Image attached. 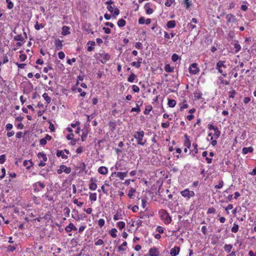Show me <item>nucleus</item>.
<instances>
[{
	"instance_id": "nucleus-1",
	"label": "nucleus",
	"mask_w": 256,
	"mask_h": 256,
	"mask_svg": "<svg viewBox=\"0 0 256 256\" xmlns=\"http://www.w3.org/2000/svg\"><path fill=\"white\" fill-rule=\"evenodd\" d=\"M144 132L142 130L140 132H136L134 135V137L137 140L138 144L144 146L146 142V140H145L143 142V138L144 136Z\"/></svg>"
},
{
	"instance_id": "nucleus-2",
	"label": "nucleus",
	"mask_w": 256,
	"mask_h": 256,
	"mask_svg": "<svg viewBox=\"0 0 256 256\" xmlns=\"http://www.w3.org/2000/svg\"><path fill=\"white\" fill-rule=\"evenodd\" d=\"M162 218L166 224H169L172 221L171 217L164 210H161Z\"/></svg>"
},
{
	"instance_id": "nucleus-3",
	"label": "nucleus",
	"mask_w": 256,
	"mask_h": 256,
	"mask_svg": "<svg viewBox=\"0 0 256 256\" xmlns=\"http://www.w3.org/2000/svg\"><path fill=\"white\" fill-rule=\"evenodd\" d=\"M181 194L185 197L188 198L194 196V192L193 191H190L188 189H186L180 192Z\"/></svg>"
},
{
	"instance_id": "nucleus-4",
	"label": "nucleus",
	"mask_w": 256,
	"mask_h": 256,
	"mask_svg": "<svg viewBox=\"0 0 256 256\" xmlns=\"http://www.w3.org/2000/svg\"><path fill=\"white\" fill-rule=\"evenodd\" d=\"M189 71L192 74H196L199 72V68L197 67L196 64H192L189 68Z\"/></svg>"
},
{
	"instance_id": "nucleus-5",
	"label": "nucleus",
	"mask_w": 256,
	"mask_h": 256,
	"mask_svg": "<svg viewBox=\"0 0 256 256\" xmlns=\"http://www.w3.org/2000/svg\"><path fill=\"white\" fill-rule=\"evenodd\" d=\"M96 180L95 178H91L90 180V184L89 188L90 190H94L96 189L97 185L96 184Z\"/></svg>"
},
{
	"instance_id": "nucleus-6",
	"label": "nucleus",
	"mask_w": 256,
	"mask_h": 256,
	"mask_svg": "<svg viewBox=\"0 0 256 256\" xmlns=\"http://www.w3.org/2000/svg\"><path fill=\"white\" fill-rule=\"evenodd\" d=\"M180 250V247L176 246L174 247V248H172L170 250V254L171 256H176L179 254Z\"/></svg>"
},
{
	"instance_id": "nucleus-7",
	"label": "nucleus",
	"mask_w": 256,
	"mask_h": 256,
	"mask_svg": "<svg viewBox=\"0 0 256 256\" xmlns=\"http://www.w3.org/2000/svg\"><path fill=\"white\" fill-rule=\"evenodd\" d=\"M100 57L102 58L101 62L102 64H105L108 60L110 58V55L107 53H103L100 54Z\"/></svg>"
},
{
	"instance_id": "nucleus-8",
	"label": "nucleus",
	"mask_w": 256,
	"mask_h": 256,
	"mask_svg": "<svg viewBox=\"0 0 256 256\" xmlns=\"http://www.w3.org/2000/svg\"><path fill=\"white\" fill-rule=\"evenodd\" d=\"M159 255V252L158 250L156 248H152L149 250V256H158Z\"/></svg>"
},
{
	"instance_id": "nucleus-9",
	"label": "nucleus",
	"mask_w": 256,
	"mask_h": 256,
	"mask_svg": "<svg viewBox=\"0 0 256 256\" xmlns=\"http://www.w3.org/2000/svg\"><path fill=\"white\" fill-rule=\"evenodd\" d=\"M54 44L56 50H60L62 48V42L60 39H56L55 40Z\"/></svg>"
},
{
	"instance_id": "nucleus-10",
	"label": "nucleus",
	"mask_w": 256,
	"mask_h": 256,
	"mask_svg": "<svg viewBox=\"0 0 256 256\" xmlns=\"http://www.w3.org/2000/svg\"><path fill=\"white\" fill-rule=\"evenodd\" d=\"M226 18L228 22H236V16L232 14H228Z\"/></svg>"
},
{
	"instance_id": "nucleus-11",
	"label": "nucleus",
	"mask_w": 256,
	"mask_h": 256,
	"mask_svg": "<svg viewBox=\"0 0 256 256\" xmlns=\"http://www.w3.org/2000/svg\"><path fill=\"white\" fill-rule=\"evenodd\" d=\"M23 165L26 167L27 170H29L33 166L34 163L32 162V160H25L23 162Z\"/></svg>"
},
{
	"instance_id": "nucleus-12",
	"label": "nucleus",
	"mask_w": 256,
	"mask_h": 256,
	"mask_svg": "<svg viewBox=\"0 0 256 256\" xmlns=\"http://www.w3.org/2000/svg\"><path fill=\"white\" fill-rule=\"evenodd\" d=\"M65 230L67 232H70L72 230H77V228L72 223H70L68 224V226H67L66 227Z\"/></svg>"
},
{
	"instance_id": "nucleus-13",
	"label": "nucleus",
	"mask_w": 256,
	"mask_h": 256,
	"mask_svg": "<svg viewBox=\"0 0 256 256\" xmlns=\"http://www.w3.org/2000/svg\"><path fill=\"white\" fill-rule=\"evenodd\" d=\"M60 168L62 170V172H66V174H68L71 172V168L70 167H67L65 165L60 166Z\"/></svg>"
},
{
	"instance_id": "nucleus-14",
	"label": "nucleus",
	"mask_w": 256,
	"mask_h": 256,
	"mask_svg": "<svg viewBox=\"0 0 256 256\" xmlns=\"http://www.w3.org/2000/svg\"><path fill=\"white\" fill-rule=\"evenodd\" d=\"M254 149L252 147H244L242 150V153L244 154H247L248 152H252Z\"/></svg>"
},
{
	"instance_id": "nucleus-15",
	"label": "nucleus",
	"mask_w": 256,
	"mask_h": 256,
	"mask_svg": "<svg viewBox=\"0 0 256 256\" xmlns=\"http://www.w3.org/2000/svg\"><path fill=\"white\" fill-rule=\"evenodd\" d=\"M184 137L186 138L185 141L184 142V145L186 146L187 148H190L191 146L190 142L188 138V136L187 134L184 135Z\"/></svg>"
},
{
	"instance_id": "nucleus-16",
	"label": "nucleus",
	"mask_w": 256,
	"mask_h": 256,
	"mask_svg": "<svg viewBox=\"0 0 256 256\" xmlns=\"http://www.w3.org/2000/svg\"><path fill=\"white\" fill-rule=\"evenodd\" d=\"M98 172L102 174H106L108 173V168L105 166H100L98 168Z\"/></svg>"
},
{
	"instance_id": "nucleus-17",
	"label": "nucleus",
	"mask_w": 256,
	"mask_h": 256,
	"mask_svg": "<svg viewBox=\"0 0 256 256\" xmlns=\"http://www.w3.org/2000/svg\"><path fill=\"white\" fill-rule=\"evenodd\" d=\"M38 157L39 159L42 160V161L46 162L47 160V157L46 154L43 152H40L38 154Z\"/></svg>"
},
{
	"instance_id": "nucleus-18",
	"label": "nucleus",
	"mask_w": 256,
	"mask_h": 256,
	"mask_svg": "<svg viewBox=\"0 0 256 256\" xmlns=\"http://www.w3.org/2000/svg\"><path fill=\"white\" fill-rule=\"evenodd\" d=\"M56 156L58 157L61 156L64 159L68 158V156L64 154L63 150H57Z\"/></svg>"
},
{
	"instance_id": "nucleus-19",
	"label": "nucleus",
	"mask_w": 256,
	"mask_h": 256,
	"mask_svg": "<svg viewBox=\"0 0 256 256\" xmlns=\"http://www.w3.org/2000/svg\"><path fill=\"white\" fill-rule=\"evenodd\" d=\"M220 237V235L216 234V235L213 236L212 238V244H216L218 242Z\"/></svg>"
},
{
	"instance_id": "nucleus-20",
	"label": "nucleus",
	"mask_w": 256,
	"mask_h": 256,
	"mask_svg": "<svg viewBox=\"0 0 256 256\" xmlns=\"http://www.w3.org/2000/svg\"><path fill=\"white\" fill-rule=\"evenodd\" d=\"M225 62L222 60H220L216 64V69H219L222 68H226V66L224 64Z\"/></svg>"
},
{
	"instance_id": "nucleus-21",
	"label": "nucleus",
	"mask_w": 256,
	"mask_h": 256,
	"mask_svg": "<svg viewBox=\"0 0 256 256\" xmlns=\"http://www.w3.org/2000/svg\"><path fill=\"white\" fill-rule=\"evenodd\" d=\"M70 28L69 27L67 26H64L62 28V34L63 36H66L70 34V32L68 31Z\"/></svg>"
},
{
	"instance_id": "nucleus-22",
	"label": "nucleus",
	"mask_w": 256,
	"mask_h": 256,
	"mask_svg": "<svg viewBox=\"0 0 256 256\" xmlns=\"http://www.w3.org/2000/svg\"><path fill=\"white\" fill-rule=\"evenodd\" d=\"M176 26V22L175 20H170L167 22L166 26L168 28H173Z\"/></svg>"
},
{
	"instance_id": "nucleus-23",
	"label": "nucleus",
	"mask_w": 256,
	"mask_h": 256,
	"mask_svg": "<svg viewBox=\"0 0 256 256\" xmlns=\"http://www.w3.org/2000/svg\"><path fill=\"white\" fill-rule=\"evenodd\" d=\"M127 176V172H118L117 173V176L120 180H123L125 177Z\"/></svg>"
},
{
	"instance_id": "nucleus-24",
	"label": "nucleus",
	"mask_w": 256,
	"mask_h": 256,
	"mask_svg": "<svg viewBox=\"0 0 256 256\" xmlns=\"http://www.w3.org/2000/svg\"><path fill=\"white\" fill-rule=\"evenodd\" d=\"M224 248L226 252L228 253H230L232 248V245L226 244Z\"/></svg>"
},
{
	"instance_id": "nucleus-25",
	"label": "nucleus",
	"mask_w": 256,
	"mask_h": 256,
	"mask_svg": "<svg viewBox=\"0 0 256 256\" xmlns=\"http://www.w3.org/2000/svg\"><path fill=\"white\" fill-rule=\"evenodd\" d=\"M117 232V230L116 228H113L112 229H111L110 231H109V234H110V236L114 238H115L116 237L117 235L116 234V232Z\"/></svg>"
},
{
	"instance_id": "nucleus-26",
	"label": "nucleus",
	"mask_w": 256,
	"mask_h": 256,
	"mask_svg": "<svg viewBox=\"0 0 256 256\" xmlns=\"http://www.w3.org/2000/svg\"><path fill=\"white\" fill-rule=\"evenodd\" d=\"M42 97L46 100L47 104H48L50 102L51 98L48 96V94L47 93H44L42 94Z\"/></svg>"
},
{
	"instance_id": "nucleus-27",
	"label": "nucleus",
	"mask_w": 256,
	"mask_h": 256,
	"mask_svg": "<svg viewBox=\"0 0 256 256\" xmlns=\"http://www.w3.org/2000/svg\"><path fill=\"white\" fill-rule=\"evenodd\" d=\"M136 78V76L134 73H132L128 78V82H132Z\"/></svg>"
},
{
	"instance_id": "nucleus-28",
	"label": "nucleus",
	"mask_w": 256,
	"mask_h": 256,
	"mask_svg": "<svg viewBox=\"0 0 256 256\" xmlns=\"http://www.w3.org/2000/svg\"><path fill=\"white\" fill-rule=\"evenodd\" d=\"M176 104V101L174 100L168 99V105L170 108H174Z\"/></svg>"
},
{
	"instance_id": "nucleus-29",
	"label": "nucleus",
	"mask_w": 256,
	"mask_h": 256,
	"mask_svg": "<svg viewBox=\"0 0 256 256\" xmlns=\"http://www.w3.org/2000/svg\"><path fill=\"white\" fill-rule=\"evenodd\" d=\"M126 20L124 19H120L118 22V25L119 27H123L126 25Z\"/></svg>"
},
{
	"instance_id": "nucleus-30",
	"label": "nucleus",
	"mask_w": 256,
	"mask_h": 256,
	"mask_svg": "<svg viewBox=\"0 0 256 256\" xmlns=\"http://www.w3.org/2000/svg\"><path fill=\"white\" fill-rule=\"evenodd\" d=\"M164 70L168 72H172L174 70V68H172L170 64H167L164 66Z\"/></svg>"
},
{
	"instance_id": "nucleus-31",
	"label": "nucleus",
	"mask_w": 256,
	"mask_h": 256,
	"mask_svg": "<svg viewBox=\"0 0 256 256\" xmlns=\"http://www.w3.org/2000/svg\"><path fill=\"white\" fill-rule=\"evenodd\" d=\"M238 228H239V226L238 224H234V226L232 227V229H231V231L232 232H238Z\"/></svg>"
},
{
	"instance_id": "nucleus-32",
	"label": "nucleus",
	"mask_w": 256,
	"mask_h": 256,
	"mask_svg": "<svg viewBox=\"0 0 256 256\" xmlns=\"http://www.w3.org/2000/svg\"><path fill=\"white\" fill-rule=\"evenodd\" d=\"M234 48L236 49L235 50V52L236 53L238 52L240 50V49H241L240 46V45L239 44H238V42L235 43L234 44Z\"/></svg>"
},
{
	"instance_id": "nucleus-33",
	"label": "nucleus",
	"mask_w": 256,
	"mask_h": 256,
	"mask_svg": "<svg viewBox=\"0 0 256 256\" xmlns=\"http://www.w3.org/2000/svg\"><path fill=\"white\" fill-rule=\"evenodd\" d=\"M6 2L8 4L7 8L9 10H11L14 8V4L10 0H6Z\"/></svg>"
},
{
	"instance_id": "nucleus-34",
	"label": "nucleus",
	"mask_w": 256,
	"mask_h": 256,
	"mask_svg": "<svg viewBox=\"0 0 256 256\" xmlns=\"http://www.w3.org/2000/svg\"><path fill=\"white\" fill-rule=\"evenodd\" d=\"M14 40L16 41L22 42L24 41V38L21 34H18L14 37Z\"/></svg>"
},
{
	"instance_id": "nucleus-35",
	"label": "nucleus",
	"mask_w": 256,
	"mask_h": 256,
	"mask_svg": "<svg viewBox=\"0 0 256 256\" xmlns=\"http://www.w3.org/2000/svg\"><path fill=\"white\" fill-rule=\"evenodd\" d=\"M236 94V92L235 90H232L230 92H228V96L230 98H234Z\"/></svg>"
},
{
	"instance_id": "nucleus-36",
	"label": "nucleus",
	"mask_w": 256,
	"mask_h": 256,
	"mask_svg": "<svg viewBox=\"0 0 256 256\" xmlns=\"http://www.w3.org/2000/svg\"><path fill=\"white\" fill-rule=\"evenodd\" d=\"M179 58L180 56L176 54H173L172 56V60L174 62H176Z\"/></svg>"
},
{
	"instance_id": "nucleus-37",
	"label": "nucleus",
	"mask_w": 256,
	"mask_h": 256,
	"mask_svg": "<svg viewBox=\"0 0 256 256\" xmlns=\"http://www.w3.org/2000/svg\"><path fill=\"white\" fill-rule=\"evenodd\" d=\"M117 226L119 229L122 230L125 226V223L123 222H119L117 224Z\"/></svg>"
},
{
	"instance_id": "nucleus-38",
	"label": "nucleus",
	"mask_w": 256,
	"mask_h": 256,
	"mask_svg": "<svg viewBox=\"0 0 256 256\" xmlns=\"http://www.w3.org/2000/svg\"><path fill=\"white\" fill-rule=\"evenodd\" d=\"M135 192L136 190L133 188H132L128 192V196H129V198H132L133 194Z\"/></svg>"
},
{
	"instance_id": "nucleus-39",
	"label": "nucleus",
	"mask_w": 256,
	"mask_h": 256,
	"mask_svg": "<svg viewBox=\"0 0 256 256\" xmlns=\"http://www.w3.org/2000/svg\"><path fill=\"white\" fill-rule=\"evenodd\" d=\"M127 246V242H124L122 244L118 247V250L119 251H124V248H123L124 246Z\"/></svg>"
},
{
	"instance_id": "nucleus-40",
	"label": "nucleus",
	"mask_w": 256,
	"mask_h": 256,
	"mask_svg": "<svg viewBox=\"0 0 256 256\" xmlns=\"http://www.w3.org/2000/svg\"><path fill=\"white\" fill-rule=\"evenodd\" d=\"M90 199L92 201L96 200V193L90 194Z\"/></svg>"
},
{
	"instance_id": "nucleus-41",
	"label": "nucleus",
	"mask_w": 256,
	"mask_h": 256,
	"mask_svg": "<svg viewBox=\"0 0 256 256\" xmlns=\"http://www.w3.org/2000/svg\"><path fill=\"white\" fill-rule=\"evenodd\" d=\"M64 214L66 216H70V209L68 208V207L65 208L64 209Z\"/></svg>"
},
{
	"instance_id": "nucleus-42",
	"label": "nucleus",
	"mask_w": 256,
	"mask_h": 256,
	"mask_svg": "<svg viewBox=\"0 0 256 256\" xmlns=\"http://www.w3.org/2000/svg\"><path fill=\"white\" fill-rule=\"evenodd\" d=\"M44 27V26L42 24H38V22H36L34 28L36 30H39L40 28H43Z\"/></svg>"
},
{
	"instance_id": "nucleus-43",
	"label": "nucleus",
	"mask_w": 256,
	"mask_h": 256,
	"mask_svg": "<svg viewBox=\"0 0 256 256\" xmlns=\"http://www.w3.org/2000/svg\"><path fill=\"white\" fill-rule=\"evenodd\" d=\"M156 28L157 29V30H158V33H156V34H161V29L160 27H158L156 24H154V26L152 28V30H154Z\"/></svg>"
},
{
	"instance_id": "nucleus-44",
	"label": "nucleus",
	"mask_w": 256,
	"mask_h": 256,
	"mask_svg": "<svg viewBox=\"0 0 256 256\" xmlns=\"http://www.w3.org/2000/svg\"><path fill=\"white\" fill-rule=\"evenodd\" d=\"M140 106L138 104H136V108H133L131 110L132 112H136L137 113L140 112Z\"/></svg>"
},
{
	"instance_id": "nucleus-45",
	"label": "nucleus",
	"mask_w": 256,
	"mask_h": 256,
	"mask_svg": "<svg viewBox=\"0 0 256 256\" xmlns=\"http://www.w3.org/2000/svg\"><path fill=\"white\" fill-rule=\"evenodd\" d=\"M214 136H216V138H218L220 135V131L218 130V128H216L214 130Z\"/></svg>"
},
{
	"instance_id": "nucleus-46",
	"label": "nucleus",
	"mask_w": 256,
	"mask_h": 256,
	"mask_svg": "<svg viewBox=\"0 0 256 256\" xmlns=\"http://www.w3.org/2000/svg\"><path fill=\"white\" fill-rule=\"evenodd\" d=\"M113 12H114L113 16L114 17V18H116V16H118V15L119 14H120V10H119V9L118 8H114Z\"/></svg>"
},
{
	"instance_id": "nucleus-47",
	"label": "nucleus",
	"mask_w": 256,
	"mask_h": 256,
	"mask_svg": "<svg viewBox=\"0 0 256 256\" xmlns=\"http://www.w3.org/2000/svg\"><path fill=\"white\" fill-rule=\"evenodd\" d=\"M135 47L138 50H140L142 48V44L140 42H136L135 44Z\"/></svg>"
},
{
	"instance_id": "nucleus-48",
	"label": "nucleus",
	"mask_w": 256,
	"mask_h": 256,
	"mask_svg": "<svg viewBox=\"0 0 256 256\" xmlns=\"http://www.w3.org/2000/svg\"><path fill=\"white\" fill-rule=\"evenodd\" d=\"M6 161V155L2 154L0 156V164H3Z\"/></svg>"
},
{
	"instance_id": "nucleus-49",
	"label": "nucleus",
	"mask_w": 256,
	"mask_h": 256,
	"mask_svg": "<svg viewBox=\"0 0 256 256\" xmlns=\"http://www.w3.org/2000/svg\"><path fill=\"white\" fill-rule=\"evenodd\" d=\"M74 203L75 204H76V205L78 206H82L83 205V204H84L83 202H78L77 199H74Z\"/></svg>"
},
{
	"instance_id": "nucleus-50",
	"label": "nucleus",
	"mask_w": 256,
	"mask_h": 256,
	"mask_svg": "<svg viewBox=\"0 0 256 256\" xmlns=\"http://www.w3.org/2000/svg\"><path fill=\"white\" fill-rule=\"evenodd\" d=\"M104 219L100 218L98 221V224L100 227H102L104 224Z\"/></svg>"
},
{
	"instance_id": "nucleus-51",
	"label": "nucleus",
	"mask_w": 256,
	"mask_h": 256,
	"mask_svg": "<svg viewBox=\"0 0 256 256\" xmlns=\"http://www.w3.org/2000/svg\"><path fill=\"white\" fill-rule=\"evenodd\" d=\"M131 65L132 66H136V68H139L140 66V62H134L131 63Z\"/></svg>"
},
{
	"instance_id": "nucleus-52",
	"label": "nucleus",
	"mask_w": 256,
	"mask_h": 256,
	"mask_svg": "<svg viewBox=\"0 0 256 256\" xmlns=\"http://www.w3.org/2000/svg\"><path fill=\"white\" fill-rule=\"evenodd\" d=\"M132 89L134 92H138L140 91L139 88L136 85H133L132 86Z\"/></svg>"
},
{
	"instance_id": "nucleus-53",
	"label": "nucleus",
	"mask_w": 256,
	"mask_h": 256,
	"mask_svg": "<svg viewBox=\"0 0 256 256\" xmlns=\"http://www.w3.org/2000/svg\"><path fill=\"white\" fill-rule=\"evenodd\" d=\"M233 208V206L232 204H229L226 208L225 210L227 214H229L228 210H232Z\"/></svg>"
},
{
	"instance_id": "nucleus-54",
	"label": "nucleus",
	"mask_w": 256,
	"mask_h": 256,
	"mask_svg": "<svg viewBox=\"0 0 256 256\" xmlns=\"http://www.w3.org/2000/svg\"><path fill=\"white\" fill-rule=\"evenodd\" d=\"M224 185V182L222 180H220L219 182V184L218 185L215 186V188H222Z\"/></svg>"
},
{
	"instance_id": "nucleus-55",
	"label": "nucleus",
	"mask_w": 256,
	"mask_h": 256,
	"mask_svg": "<svg viewBox=\"0 0 256 256\" xmlns=\"http://www.w3.org/2000/svg\"><path fill=\"white\" fill-rule=\"evenodd\" d=\"M12 128H13V126L11 124H8L6 126V129L8 131L10 130H12Z\"/></svg>"
},
{
	"instance_id": "nucleus-56",
	"label": "nucleus",
	"mask_w": 256,
	"mask_h": 256,
	"mask_svg": "<svg viewBox=\"0 0 256 256\" xmlns=\"http://www.w3.org/2000/svg\"><path fill=\"white\" fill-rule=\"evenodd\" d=\"M19 58L21 61L24 62L26 59V56L25 54H21Z\"/></svg>"
},
{
	"instance_id": "nucleus-57",
	"label": "nucleus",
	"mask_w": 256,
	"mask_h": 256,
	"mask_svg": "<svg viewBox=\"0 0 256 256\" xmlns=\"http://www.w3.org/2000/svg\"><path fill=\"white\" fill-rule=\"evenodd\" d=\"M146 19L144 17H140L138 20L139 24H142L145 23Z\"/></svg>"
},
{
	"instance_id": "nucleus-58",
	"label": "nucleus",
	"mask_w": 256,
	"mask_h": 256,
	"mask_svg": "<svg viewBox=\"0 0 256 256\" xmlns=\"http://www.w3.org/2000/svg\"><path fill=\"white\" fill-rule=\"evenodd\" d=\"M37 184H38L42 188H44V184L40 182H38L37 183L34 184V186H36Z\"/></svg>"
},
{
	"instance_id": "nucleus-59",
	"label": "nucleus",
	"mask_w": 256,
	"mask_h": 256,
	"mask_svg": "<svg viewBox=\"0 0 256 256\" xmlns=\"http://www.w3.org/2000/svg\"><path fill=\"white\" fill-rule=\"evenodd\" d=\"M58 58L60 60H62L64 58L65 54L64 52H60L58 54Z\"/></svg>"
},
{
	"instance_id": "nucleus-60",
	"label": "nucleus",
	"mask_w": 256,
	"mask_h": 256,
	"mask_svg": "<svg viewBox=\"0 0 256 256\" xmlns=\"http://www.w3.org/2000/svg\"><path fill=\"white\" fill-rule=\"evenodd\" d=\"M215 212H216V210L214 208H209L207 212L208 214H214Z\"/></svg>"
},
{
	"instance_id": "nucleus-61",
	"label": "nucleus",
	"mask_w": 256,
	"mask_h": 256,
	"mask_svg": "<svg viewBox=\"0 0 256 256\" xmlns=\"http://www.w3.org/2000/svg\"><path fill=\"white\" fill-rule=\"evenodd\" d=\"M44 196L46 197L49 201H53V198L49 196L48 193L45 194Z\"/></svg>"
},
{
	"instance_id": "nucleus-62",
	"label": "nucleus",
	"mask_w": 256,
	"mask_h": 256,
	"mask_svg": "<svg viewBox=\"0 0 256 256\" xmlns=\"http://www.w3.org/2000/svg\"><path fill=\"white\" fill-rule=\"evenodd\" d=\"M102 30L104 31V32L106 34H109L111 32V30L110 28L106 27H104Z\"/></svg>"
},
{
	"instance_id": "nucleus-63",
	"label": "nucleus",
	"mask_w": 256,
	"mask_h": 256,
	"mask_svg": "<svg viewBox=\"0 0 256 256\" xmlns=\"http://www.w3.org/2000/svg\"><path fill=\"white\" fill-rule=\"evenodd\" d=\"M107 8L110 12L112 13L114 8V6H112V5H108L107 6Z\"/></svg>"
},
{
	"instance_id": "nucleus-64",
	"label": "nucleus",
	"mask_w": 256,
	"mask_h": 256,
	"mask_svg": "<svg viewBox=\"0 0 256 256\" xmlns=\"http://www.w3.org/2000/svg\"><path fill=\"white\" fill-rule=\"evenodd\" d=\"M79 168L82 170L83 171L86 168V164L84 162H82L80 164V166H79Z\"/></svg>"
}]
</instances>
